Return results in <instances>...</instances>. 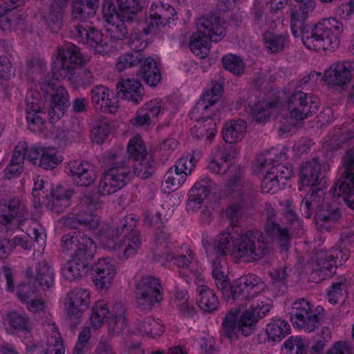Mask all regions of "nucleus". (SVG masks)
<instances>
[{"instance_id":"f257e3e1","label":"nucleus","mask_w":354,"mask_h":354,"mask_svg":"<svg viewBox=\"0 0 354 354\" xmlns=\"http://www.w3.org/2000/svg\"><path fill=\"white\" fill-rule=\"evenodd\" d=\"M212 247L218 258L232 251L236 258H243L245 262L257 261L269 252L262 232L258 230L243 232L237 225H231L225 232L218 235Z\"/></svg>"},{"instance_id":"f03ea898","label":"nucleus","mask_w":354,"mask_h":354,"mask_svg":"<svg viewBox=\"0 0 354 354\" xmlns=\"http://www.w3.org/2000/svg\"><path fill=\"white\" fill-rule=\"evenodd\" d=\"M197 32L192 35L189 47L196 56L205 58L209 53L210 42L220 41L226 35L221 17L209 13L196 21Z\"/></svg>"},{"instance_id":"7ed1b4c3","label":"nucleus","mask_w":354,"mask_h":354,"mask_svg":"<svg viewBox=\"0 0 354 354\" xmlns=\"http://www.w3.org/2000/svg\"><path fill=\"white\" fill-rule=\"evenodd\" d=\"M123 151H110L103 158L104 164L110 168L104 171L100 178L98 192L102 196L115 193L124 187L132 178L133 172L129 166L130 161L123 160Z\"/></svg>"},{"instance_id":"20e7f679","label":"nucleus","mask_w":354,"mask_h":354,"mask_svg":"<svg viewBox=\"0 0 354 354\" xmlns=\"http://www.w3.org/2000/svg\"><path fill=\"white\" fill-rule=\"evenodd\" d=\"M343 30L342 23L335 18L323 19L302 34V41L306 48L315 51L333 50L339 45V36Z\"/></svg>"},{"instance_id":"39448f33","label":"nucleus","mask_w":354,"mask_h":354,"mask_svg":"<svg viewBox=\"0 0 354 354\" xmlns=\"http://www.w3.org/2000/svg\"><path fill=\"white\" fill-rule=\"evenodd\" d=\"M292 325L305 332L315 331L323 322L325 311L322 306L313 308L306 299L301 298L292 304L289 313Z\"/></svg>"},{"instance_id":"423d86ee","label":"nucleus","mask_w":354,"mask_h":354,"mask_svg":"<svg viewBox=\"0 0 354 354\" xmlns=\"http://www.w3.org/2000/svg\"><path fill=\"white\" fill-rule=\"evenodd\" d=\"M58 56L59 59L55 62L52 69L53 77L57 80L66 78L73 68L82 66L87 62L80 48L71 43H66L59 48Z\"/></svg>"},{"instance_id":"0eeeda50","label":"nucleus","mask_w":354,"mask_h":354,"mask_svg":"<svg viewBox=\"0 0 354 354\" xmlns=\"http://www.w3.org/2000/svg\"><path fill=\"white\" fill-rule=\"evenodd\" d=\"M162 287L159 279L151 275L143 277L136 287L138 308L142 310H150L156 304L162 300Z\"/></svg>"},{"instance_id":"6e6552de","label":"nucleus","mask_w":354,"mask_h":354,"mask_svg":"<svg viewBox=\"0 0 354 354\" xmlns=\"http://www.w3.org/2000/svg\"><path fill=\"white\" fill-rule=\"evenodd\" d=\"M248 313H242L238 319L236 311L228 312L222 323V335L233 342L238 339L239 333L245 337L253 333L255 326L248 322Z\"/></svg>"},{"instance_id":"1a4fd4ad","label":"nucleus","mask_w":354,"mask_h":354,"mask_svg":"<svg viewBox=\"0 0 354 354\" xmlns=\"http://www.w3.org/2000/svg\"><path fill=\"white\" fill-rule=\"evenodd\" d=\"M288 109L292 118L304 120L317 111L314 97L301 90H295L289 97Z\"/></svg>"},{"instance_id":"9d476101","label":"nucleus","mask_w":354,"mask_h":354,"mask_svg":"<svg viewBox=\"0 0 354 354\" xmlns=\"http://www.w3.org/2000/svg\"><path fill=\"white\" fill-rule=\"evenodd\" d=\"M266 221L264 226L266 234L272 239L283 251L287 252L290 248L291 234L288 227L281 226L277 221V212L271 207L265 209Z\"/></svg>"},{"instance_id":"9b49d317","label":"nucleus","mask_w":354,"mask_h":354,"mask_svg":"<svg viewBox=\"0 0 354 354\" xmlns=\"http://www.w3.org/2000/svg\"><path fill=\"white\" fill-rule=\"evenodd\" d=\"M69 28L73 37L97 53L104 51V47L107 46L102 32L93 26L77 24L70 26Z\"/></svg>"},{"instance_id":"f8f14e48","label":"nucleus","mask_w":354,"mask_h":354,"mask_svg":"<svg viewBox=\"0 0 354 354\" xmlns=\"http://www.w3.org/2000/svg\"><path fill=\"white\" fill-rule=\"evenodd\" d=\"M26 112L28 128L32 131H39L44 124V103L40 93L36 90H30L26 97Z\"/></svg>"},{"instance_id":"ddd939ff","label":"nucleus","mask_w":354,"mask_h":354,"mask_svg":"<svg viewBox=\"0 0 354 354\" xmlns=\"http://www.w3.org/2000/svg\"><path fill=\"white\" fill-rule=\"evenodd\" d=\"M150 9L149 21L142 30L145 35L156 33L160 26L169 25L176 15V12L172 6L162 2L159 4L153 3Z\"/></svg>"},{"instance_id":"4468645a","label":"nucleus","mask_w":354,"mask_h":354,"mask_svg":"<svg viewBox=\"0 0 354 354\" xmlns=\"http://www.w3.org/2000/svg\"><path fill=\"white\" fill-rule=\"evenodd\" d=\"M297 4L290 12L291 30L295 37H299L304 32H308L310 28L306 24L308 14L315 7L314 0H295Z\"/></svg>"},{"instance_id":"2eb2a0df","label":"nucleus","mask_w":354,"mask_h":354,"mask_svg":"<svg viewBox=\"0 0 354 354\" xmlns=\"http://www.w3.org/2000/svg\"><path fill=\"white\" fill-rule=\"evenodd\" d=\"M309 266L311 269L309 274L314 281L324 280L327 277L331 276L335 272L337 266L335 257L322 250L316 252Z\"/></svg>"},{"instance_id":"dca6fc26","label":"nucleus","mask_w":354,"mask_h":354,"mask_svg":"<svg viewBox=\"0 0 354 354\" xmlns=\"http://www.w3.org/2000/svg\"><path fill=\"white\" fill-rule=\"evenodd\" d=\"M354 75V62L333 63L326 69L322 80L332 86H344L349 83Z\"/></svg>"},{"instance_id":"f3484780","label":"nucleus","mask_w":354,"mask_h":354,"mask_svg":"<svg viewBox=\"0 0 354 354\" xmlns=\"http://www.w3.org/2000/svg\"><path fill=\"white\" fill-rule=\"evenodd\" d=\"M141 244L140 234L134 231L124 236L122 242L109 241L106 250L111 251L120 260L124 261L133 256Z\"/></svg>"},{"instance_id":"a211bd4d","label":"nucleus","mask_w":354,"mask_h":354,"mask_svg":"<svg viewBox=\"0 0 354 354\" xmlns=\"http://www.w3.org/2000/svg\"><path fill=\"white\" fill-rule=\"evenodd\" d=\"M171 245L170 234L166 227H160L156 230L153 237V245L152 248L153 259L163 265L174 257V254L169 252Z\"/></svg>"},{"instance_id":"6ab92c4d","label":"nucleus","mask_w":354,"mask_h":354,"mask_svg":"<svg viewBox=\"0 0 354 354\" xmlns=\"http://www.w3.org/2000/svg\"><path fill=\"white\" fill-rule=\"evenodd\" d=\"M90 292L86 289L76 288L68 293L66 308L68 319L80 318L90 304Z\"/></svg>"},{"instance_id":"aec40b11","label":"nucleus","mask_w":354,"mask_h":354,"mask_svg":"<svg viewBox=\"0 0 354 354\" xmlns=\"http://www.w3.org/2000/svg\"><path fill=\"white\" fill-rule=\"evenodd\" d=\"M116 274L114 265L109 259H100L92 268V278L97 289H108Z\"/></svg>"},{"instance_id":"412c9836","label":"nucleus","mask_w":354,"mask_h":354,"mask_svg":"<svg viewBox=\"0 0 354 354\" xmlns=\"http://www.w3.org/2000/svg\"><path fill=\"white\" fill-rule=\"evenodd\" d=\"M68 168L73 183L77 186H90L96 179L95 172L88 162L74 160L68 164Z\"/></svg>"},{"instance_id":"4be33fe9","label":"nucleus","mask_w":354,"mask_h":354,"mask_svg":"<svg viewBox=\"0 0 354 354\" xmlns=\"http://www.w3.org/2000/svg\"><path fill=\"white\" fill-rule=\"evenodd\" d=\"M118 96L135 104L143 100L144 88L140 82L135 78L121 80L116 85Z\"/></svg>"},{"instance_id":"5701e85b","label":"nucleus","mask_w":354,"mask_h":354,"mask_svg":"<svg viewBox=\"0 0 354 354\" xmlns=\"http://www.w3.org/2000/svg\"><path fill=\"white\" fill-rule=\"evenodd\" d=\"M54 275L53 268L45 261L39 262L35 268L29 267L26 270V276L30 283L37 282L39 286L46 288L54 284Z\"/></svg>"},{"instance_id":"b1692460","label":"nucleus","mask_w":354,"mask_h":354,"mask_svg":"<svg viewBox=\"0 0 354 354\" xmlns=\"http://www.w3.org/2000/svg\"><path fill=\"white\" fill-rule=\"evenodd\" d=\"M209 178H203L196 182L189 191L186 203L188 212L201 209L204 201L209 196L211 189Z\"/></svg>"},{"instance_id":"393cba45","label":"nucleus","mask_w":354,"mask_h":354,"mask_svg":"<svg viewBox=\"0 0 354 354\" xmlns=\"http://www.w3.org/2000/svg\"><path fill=\"white\" fill-rule=\"evenodd\" d=\"M66 223L72 229L83 227L88 230L95 229L100 224L98 216L93 211L85 210L77 207L75 212L70 214L66 220Z\"/></svg>"},{"instance_id":"a878e982","label":"nucleus","mask_w":354,"mask_h":354,"mask_svg":"<svg viewBox=\"0 0 354 354\" xmlns=\"http://www.w3.org/2000/svg\"><path fill=\"white\" fill-rule=\"evenodd\" d=\"M299 176V182L303 186L326 183L325 176L321 171L320 162L317 158L301 165Z\"/></svg>"},{"instance_id":"bb28decb","label":"nucleus","mask_w":354,"mask_h":354,"mask_svg":"<svg viewBox=\"0 0 354 354\" xmlns=\"http://www.w3.org/2000/svg\"><path fill=\"white\" fill-rule=\"evenodd\" d=\"M74 194L73 189L57 186L51 192L47 207L57 214L62 213L71 205V198Z\"/></svg>"},{"instance_id":"cd10ccee","label":"nucleus","mask_w":354,"mask_h":354,"mask_svg":"<svg viewBox=\"0 0 354 354\" xmlns=\"http://www.w3.org/2000/svg\"><path fill=\"white\" fill-rule=\"evenodd\" d=\"M26 212V207L19 200H11L8 205H0V224H8L15 218L20 221L25 216Z\"/></svg>"},{"instance_id":"c85d7f7f","label":"nucleus","mask_w":354,"mask_h":354,"mask_svg":"<svg viewBox=\"0 0 354 354\" xmlns=\"http://www.w3.org/2000/svg\"><path fill=\"white\" fill-rule=\"evenodd\" d=\"M196 292V302L201 310L208 313L218 310L220 302L214 290L207 286H200L197 288Z\"/></svg>"},{"instance_id":"c756f323","label":"nucleus","mask_w":354,"mask_h":354,"mask_svg":"<svg viewBox=\"0 0 354 354\" xmlns=\"http://www.w3.org/2000/svg\"><path fill=\"white\" fill-rule=\"evenodd\" d=\"M333 194L344 196L346 205L354 209V175L348 174L340 178L334 185Z\"/></svg>"},{"instance_id":"7c9ffc66","label":"nucleus","mask_w":354,"mask_h":354,"mask_svg":"<svg viewBox=\"0 0 354 354\" xmlns=\"http://www.w3.org/2000/svg\"><path fill=\"white\" fill-rule=\"evenodd\" d=\"M341 217L342 214L338 207L322 204L319 205L315 211V221L320 227H329L336 223Z\"/></svg>"},{"instance_id":"2f4dec72","label":"nucleus","mask_w":354,"mask_h":354,"mask_svg":"<svg viewBox=\"0 0 354 354\" xmlns=\"http://www.w3.org/2000/svg\"><path fill=\"white\" fill-rule=\"evenodd\" d=\"M96 245L93 239L81 232L77 239V247L72 257L90 263L93 259Z\"/></svg>"},{"instance_id":"473e14b6","label":"nucleus","mask_w":354,"mask_h":354,"mask_svg":"<svg viewBox=\"0 0 354 354\" xmlns=\"http://www.w3.org/2000/svg\"><path fill=\"white\" fill-rule=\"evenodd\" d=\"M216 132V124L212 116H206L196 120V124L191 129V134L195 139L212 141Z\"/></svg>"},{"instance_id":"72a5a7b5","label":"nucleus","mask_w":354,"mask_h":354,"mask_svg":"<svg viewBox=\"0 0 354 354\" xmlns=\"http://www.w3.org/2000/svg\"><path fill=\"white\" fill-rule=\"evenodd\" d=\"M67 3L53 0L48 12L44 15V19L48 27L53 32H57L63 23V11Z\"/></svg>"},{"instance_id":"f704fd0d","label":"nucleus","mask_w":354,"mask_h":354,"mask_svg":"<svg viewBox=\"0 0 354 354\" xmlns=\"http://www.w3.org/2000/svg\"><path fill=\"white\" fill-rule=\"evenodd\" d=\"M44 149L37 147H28L26 142H19L15 148L12 162L17 164L23 163L24 160L26 158L35 165L37 164V160L41 157Z\"/></svg>"},{"instance_id":"c9c22d12","label":"nucleus","mask_w":354,"mask_h":354,"mask_svg":"<svg viewBox=\"0 0 354 354\" xmlns=\"http://www.w3.org/2000/svg\"><path fill=\"white\" fill-rule=\"evenodd\" d=\"M138 74L150 86H156L161 80L160 71L157 62L150 57L145 58L140 66Z\"/></svg>"},{"instance_id":"e433bc0d","label":"nucleus","mask_w":354,"mask_h":354,"mask_svg":"<svg viewBox=\"0 0 354 354\" xmlns=\"http://www.w3.org/2000/svg\"><path fill=\"white\" fill-rule=\"evenodd\" d=\"M246 129L247 124L244 120L230 121L223 127V138L227 143H236L243 138Z\"/></svg>"},{"instance_id":"4c0bfd02","label":"nucleus","mask_w":354,"mask_h":354,"mask_svg":"<svg viewBox=\"0 0 354 354\" xmlns=\"http://www.w3.org/2000/svg\"><path fill=\"white\" fill-rule=\"evenodd\" d=\"M90 263L72 257V259L62 268L63 277L69 281H73L85 276L88 272Z\"/></svg>"},{"instance_id":"58836bf2","label":"nucleus","mask_w":354,"mask_h":354,"mask_svg":"<svg viewBox=\"0 0 354 354\" xmlns=\"http://www.w3.org/2000/svg\"><path fill=\"white\" fill-rule=\"evenodd\" d=\"M121 17L127 21L137 20L138 15L145 7V0H115Z\"/></svg>"},{"instance_id":"ea45409f","label":"nucleus","mask_w":354,"mask_h":354,"mask_svg":"<svg viewBox=\"0 0 354 354\" xmlns=\"http://www.w3.org/2000/svg\"><path fill=\"white\" fill-rule=\"evenodd\" d=\"M100 0H74L73 15L77 19H86L93 16L99 8Z\"/></svg>"},{"instance_id":"a19ab883","label":"nucleus","mask_w":354,"mask_h":354,"mask_svg":"<svg viewBox=\"0 0 354 354\" xmlns=\"http://www.w3.org/2000/svg\"><path fill=\"white\" fill-rule=\"evenodd\" d=\"M65 79L71 82L74 88L78 89L91 86L94 82V75L88 68L78 66L73 68Z\"/></svg>"},{"instance_id":"79ce46f5","label":"nucleus","mask_w":354,"mask_h":354,"mask_svg":"<svg viewBox=\"0 0 354 354\" xmlns=\"http://www.w3.org/2000/svg\"><path fill=\"white\" fill-rule=\"evenodd\" d=\"M241 279L236 280L232 284L229 281L227 286H225L223 290H221L223 297L227 301L232 299L233 301H246L249 300V292L245 290Z\"/></svg>"},{"instance_id":"37998d69","label":"nucleus","mask_w":354,"mask_h":354,"mask_svg":"<svg viewBox=\"0 0 354 354\" xmlns=\"http://www.w3.org/2000/svg\"><path fill=\"white\" fill-rule=\"evenodd\" d=\"M290 330V325L285 320L277 319L269 323L266 326L268 341L280 342Z\"/></svg>"},{"instance_id":"c03bdc74","label":"nucleus","mask_w":354,"mask_h":354,"mask_svg":"<svg viewBox=\"0 0 354 354\" xmlns=\"http://www.w3.org/2000/svg\"><path fill=\"white\" fill-rule=\"evenodd\" d=\"M271 308V301L266 297L257 299L256 304H252L251 307L243 313H248V322L252 323L256 327L258 320L266 315Z\"/></svg>"},{"instance_id":"a18cd8bd","label":"nucleus","mask_w":354,"mask_h":354,"mask_svg":"<svg viewBox=\"0 0 354 354\" xmlns=\"http://www.w3.org/2000/svg\"><path fill=\"white\" fill-rule=\"evenodd\" d=\"M136 328L142 335L152 337L159 336L163 331V326L151 317L136 321Z\"/></svg>"},{"instance_id":"49530a36","label":"nucleus","mask_w":354,"mask_h":354,"mask_svg":"<svg viewBox=\"0 0 354 354\" xmlns=\"http://www.w3.org/2000/svg\"><path fill=\"white\" fill-rule=\"evenodd\" d=\"M263 41L266 48L272 53L282 51L288 41V37L283 35L267 32L263 35Z\"/></svg>"},{"instance_id":"de8ad7c7","label":"nucleus","mask_w":354,"mask_h":354,"mask_svg":"<svg viewBox=\"0 0 354 354\" xmlns=\"http://www.w3.org/2000/svg\"><path fill=\"white\" fill-rule=\"evenodd\" d=\"M223 85L218 82H212L210 88L207 90L198 102V105H203L204 109L216 104L221 98Z\"/></svg>"},{"instance_id":"09e8293b","label":"nucleus","mask_w":354,"mask_h":354,"mask_svg":"<svg viewBox=\"0 0 354 354\" xmlns=\"http://www.w3.org/2000/svg\"><path fill=\"white\" fill-rule=\"evenodd\" d=\"M347 295V283L345 277H340L332 283L328 291V301L330 304H336L339 300Z\"/></svg>"},{"instance_id":"8fccbe9b","label":"nucleus","mask_w":354,"mask_h":354,"mask_svg":"<svg viewBox=\"0 0 354 354\" xmlns=\"http://www.w3.org/2000/svg\"><path fill=\"white\" fill-rule=\"evenodd\" d=\"M8 319L10 326L17 330L30 332L32 330V322L26 315L13 311L8 315Z\"/></svg>"},{"instance_id":"3c124183","label":"nucleus","mask_w":354,"mask_h":354,"mask_svg":"<svg viewBox=\"0 0 354 354\" xmlns=\"http://www.w3.org/2000/svg\"><path fill=\"white\" fill-rule=\"evenodd\" d=\"M153 160L147 157L140 159V160L135 161L132 165L133 167V173L136 176L141 179H146L151 177L154 173Z\"/></svg>"},{"instance_id":"603ef678","label":"nucleus","mask_w":354,"mask_h":354,"mask_svg":"<svg viewBox=\"0 0 354 354\" xmlns=\"http://www.w3.org/2000/svg\"><path fill=\"white\" fill-rule=\"evenodd\" d=\"M257 190L254 187L252 183L243 185L241 189L240 197L236 203L245 209L254 207L257 195Z\"/></svg>"},{"instance_id":"864d4df0","label":"nucleus","mask_w":354,"mask_h":354,"mask_svg":"<svg viewBox=\"0 0 354 354\" xmlns=\"http://www.w3.org/2000/svg\"><path fill=\"white\" fill-rule=\"evenodd\" d=\"M283 346L288 354H308V345L304 339L299 336L288 337Z\"/></svg>"},{"instance_id":"5fc2aeb1","label":"nucleus","mask_w":354,"mask_h":354,"mask_svg":"<svg viewBox=\"0 0 354 354\" xmlns=\"http://www.w3.org/2000/svg\"><path fill=\"white\" fill-rule=\"evenodd\" d=\"M230 176L226 182L225 186L230 190H234L239 185H247L249 181L244 179V169L239 165H232L229 169Z\"/></svg>"},{"instance_id":"6e6d98bb","label":"nucleus","mask_w":354,"mask_h":354,"mask_svg":"<svg viewBox=\"0 0 354 354\" xmlns=\"http://www.w3.org/2000/svg\"><path fill=\"white\" fill-rule=\"evenodd\" d=\"M46 354H64L62 338L57 327H53L52 333L48 337Z\"/></svg>"},{"instance_id":"4d7b16f0","label":"nucleus","mask_w":354,"mask_h":354,"mask_svg":"<svg viewBox=\"0 0 354 354\" xmlns=\"http://www.w3.org/2000/svg\"><path fill=\"white\" fill-rule=\"evenodd\" d=\"M61 162L62 159L54 149L44 148L39 160V166L44 169H53Z\"/></svg>"},{"instance_id":"13d9d810","label":"nucleus","mask_w":354,"mask_h":354,"mask_svg":"<svg viewBox=\"0 0 354 354\" xmlns=\"http://www.w3.org/2000/svg\"><path fill=\"white\" fill-rule=\"evenodd\" d=\"M126 20L124 18H118L112 22H106V30L109 33L111 39L114 40L122 39L127 34V29L125 26ZM127 22H128L127 21Z\"/></svg>"},{"instance_id":"bf43d9fd","label":"nucleus","mask_w":354,"mask_h":354,"mask_svg":"<svg viewBox=\"0 0 354 354\" xmlns=\"http://www.w3.org/2000/svg\"><path fill=\"white\" fill-rule=\"evenodd\" d=\"M127 152L134 161L140 160V159L147 156V150L144 142L139 137H134L129 140Z\"/></svg>"},{"instance_id":"052dcab7","label":"nucleus","mask_w":354,"mask_h":354,"mask_svg":"<svg viewBox=\"0 0 354 354\" xmlns=\"http://www.w3.org/2000/svg\"><path fill=\"white\" fill-rule=\"evenodd\" d=\"M109 309L103 301H97L93 306L91 316V322L95 328H100L104 318L107 319Z\"/></svg>"},{"instance_id":"680f3d73","label":"nucleus","mask_w":354,"mask_h":354,"mask_svg":"<svg viewBox=\"0 0 354 354\" xmlns=\"http://www.w3.org/2000/svg\"><path fill=\"white\" fill-rule=\"evenodd\" d=\"M271 104L266 102H259L250 109V113L257 122L268 121L270 117Z\"/></svg>"},{"instance_id":"e2e57ef3","label":"nucleus","mask_w":354,"mask_h":354,"mask_svg":"<svg viewBox=\"0 0 354 354\" xmlns=\"http://www.w3.org/2000/svg\"><path fill=\"white\" fill-rule=\"evenodd\" d=\"M245 290L249 292V299L254 298L261 290V283L260 279L255 274H250L240 278Z\"/></svg>"},{"instance_id":"0e129e2a","label":"nucleus","mask_w":354,"mask_h":354,"mask_svg":"<svg viewBox=\"0 0 354 354\" xmlns=\"http://www.w3.org/2000/svg\"><path fill=\"white\" fill-rule=\"evenodd\" d=\"M102 14L105 22H112L121 17L119 8L114 3V0H102Z\"/></svg>"},{"instance_id":"69168bd1","label":"nucleus","mask_w":354,"mask_h":354,"mask_svg":"<svg viewBox=\"0 0 354 354\" xmlns=\"http://www.w3.org/2000/svg\"><path fill=\"white\" fill-rule=\"evenodd\" d=\"M223 67L235 75L243 73L244 64L242 59L236 55L230 54L224 56L222 59Z\"/></svg>"},{"instance_id":"338daca9","label":"nucleus","mask_w":354,"mask_h":354,"mask_svg":"<svg viewBox=\"0 0 354 354\" xmlns=\"http://www.w3.org/2000/svg\"><path fill=\"white\" fill-rule=\"evenodd\" d=\"M212 277L215 281L216 286L219 290H223L225 286L229 282V279L222 270V266L217 257L212 263Z\"/></svg>"},{"instance_id":"774afa93","label":"nucleus","mask_w":354,"mask_h":354,"mask_svg":"<svg viewBox=\"0 0 354 354\" xmlns=\"http://www.w3.org/2000/svg\"><path fill=\"white\" fill-rule=\"evenodd\" d=\"M263 193L274 194L279 189V180L270 171H267L261 183Z\"/></svg>"}]
</instances>
